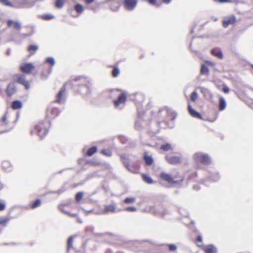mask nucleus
<instances>
[{
    "mask_svg": "<svg viewBox=\"0 0 253 253\" xmlns=\"http://www.w3.org/2000/svg\"><path fill=\"white\" fill-rule=\"evenodd\" d=\"M0 2L4 6L12 7H14V5L8 0H0Z\"/></svg>",
    "mask_w": 253,
    "mask_h": 253,
    "instance_id": "33",
    "label": "nucleus"
},
{
    "mask_svg": "<svg viewBox=\"0 0 253 253\" xmlns=\"http://www.w3.org/2000/svg\"><path fill=\"white\" fill-rule=\"evenodd\" d=\"M211 54L218 58L219 59H222L223 55L222 51L219 48H212L211 50Z\"/></svg>",
    "mask_w": 253,
    "mask_h": 253,
    "instance_id": "15",
    "label": "nucleus"
},
{
    "mask_svg": "<svg viewBox=\"0 0 253 253\" xmlns=\"http://www.w3.org/2000/svg\"><path fill=\"white\" fill-rule=\"evenodd\" d=\"M34 68V66L30 63L24 64L20 67L21 70L26 73H30Z\"/></svg>",
    "mask_w": 253,
    "mask_h": 253,
    "instance_id": "13",
    "label": "nucleus"
},
{
    "mask_svg": "<svg viewBox=\"0 0 253 253\" xmlns=\"http://www.w3.org/2000/svg\"><path fill=\"white\" fill-rule=\"evenodd\" d=\"M64 5L63 0H56L55 3V6L57 8H61Z\"/></svg>",
    "mask_w": 253,
    "mask_h": 253,
    "instance_id": "37",
    "label": "nucleus"
},
{
    "mask_svg": "<svg viewBox=\"0 0 253 253\" xmlns=\"http://www.w3.org/2000/svg\"><path fill=\"white\" fill-rule=\"evenodd\" d=\"M204 251L205 253H217V249L213 245L211 244L205 247Z\"/></svg>",
    "mask_w": 253,
    "mask_h": 253,
    "instance_id": "14",
    "label": "nucleus"
},
{
    "mask_svg": "<svg viewBox=\"0 0 253 253\" xmlns=\"http://www.w3.org/2000/svg\"><path fill=\"white\" fill-rule=\"evenodd\" d=\"M8 42H12L16 44H20L21 43V41H18L16 40L15 38L12 37V36H10L9 39L8 40Z\"/></svg>",
    "mask_w": 253,
    "mask_h": 253,
    "instance_id": "48",
    "label": "nucleus"
},
{
    "mask_svg": "<svg viewBox=\"0 0 253 253\" xmlns=\"http://www.w3.org/2000/svg\"><path fill=\"white\" fill-rule=\"evenodd\" d=\"M157 0H149V2L152 5H156L157 6H159L158 5H156V2Z\"/></svg>",
    "mask_w": 253,
    "mask_h": 253,
    "instance_id": "56",
    "label": "nucleus"
},
{
    "mask_svg": "<svg viewBox=\"0 0 253 253\" xmlns=\"http://www.w3.org/2000/svg\"><path fill=\"white\" fill-rule=\"evenodd\" d=\"M59 209L62 211L63 212V213H64L65 214H67V213H68V211H65L64 208H63V206L62 205H60L59 206Z\"/></svg>",
    "mask_w": 253,
    "mask_h": 253,
    "instance_id": "52",
    "label": "nucleus"
},
{
    "mask_svg": "<svg viewBox=\"0 0 253 253\" xmlns=\"http://www.w3.org/2000/svg\"><path fill=\"white\" fill-rule=\"evenodd\" d=\"M75 10L79 13H81L84 10V8L82 5L77 3L74 6Z\"/></svg>",
    "mask_w": 253,
    "mask_h": 253,
    "instance_id": "30",
    "label": "nucleus"
},
{
    "mask_svg": "<svg viewBox=\"0 0 253 253\" xmlns=\"http://www.w3.org/2000/svg\"><path fill=\"white\" fill-rule=\"evenodd\" d=\"M71 84L79 93L87 95L91 92V84L87 77L79 76L71 81Z\"/></svg>",
    "mask_w": 253,
    "mask_h": 253,
    "instance_id": "1",
    "label": "nucleus"
},
{
    "mask_svg": "<svg viewBox=\"0 0 253 253\" xmlns=\"http://www.w3.org/2000/svg\"><path fill=\"white\" fill-rule=\"evenodd\" d=\"M2 122L3 123H4V124L5 125H7V117H6V114H4L3 115V116L2 117Z\"/></svg>",
    "mask_w": 253,
    "mask_h": 253,
    "instance_id": "50",
    "label": "nucleus"
},
{
    "mask_svg": "<svg viewBox=\"0 0 253 253\" xmlns=\"http://www.w3.org/2000/svg\"><path fill=\"white\" fill-rule=\"evenodd\" d=\"M120 73V70L118 67H115L112 71V74L113 77H117Z\"/></svg>",
    "mask_w": 253,
    "mask_h": 253,
    "instance_id": "40",
    "label": "nucleus"
},
{
    "mask_svg": "<svg viewBox=\"0 0 253 253\" xmlns=\"http://www.w3.org/2000/svg\"><path fill=\"white\" fill-rule=\"evenodd\" d=\"M13 26V28L16 30H20L22 27L21 23L19 21H14L12 20H8L7 21V28H9Z\"/></svg>",
    "mask_w": 253,
    "mask_h": 253,
    "instance_id": "10",
    "label": "nucleus"
},
{
    "mask_svg": "<svg viewBox=\"0 0 253 253\" xmlns=\"http://www.w3.org/2000/svg\"><path fill=\"white\" fill-rule=\"evenodd\" d=\"M194 157L197 161L200 162L205 165H209L211 163V159L207 154L197 152L195 154Z\"/></svg>",
    "mask_w": 253,
    "mask_h": 253,
    "instance_id": "3",
    "label": "nucleus"
},
{
    "mask_svg": "<svg viewBox=\"0 0 253 253\" xmlns=\"http://www.w3.org/2000/svg\"><path fill=\"white\" fill-rule=\"evenodd\" d=\"M144 160L146 165L147 166L151 165L154 162L153 158L151 156H148L146 154H145L144 156Z\"/></svg>",
    "mask_w": 253,
    "mask_h": 253,
    "instance_id": "23",
    "label": "nucleus"
},
{
    "mask_svg": "<svg viewBox=\"0 0 253 253\" xmlns=\"http://www.w3.org/2000/svg\"><path fill=\"white\" fill-rule=\"evenodd\" d=\"M135 198L134 197H127L125 199L124 202L125 204H132L135 202Z\"/></svg>",
    "mask_w": 253,
    "mask_h": 253,
    "instance_id": "36",
    "label": "nucleus"
},
{
    "mask_svg": "<svg viewBox=\"0 0 253 253\" xmlns=\"http://www.w3.org/2000/svg\"><path fill=\"white\" fill-rule=\"evenodd\" d=\"M94 0H84L85 2L87 4H90L94 1Z\"/></svg>",
    "mask_w": 253,
    "mask_h": 253,
    "instance_id": "60",
    "label": "nucleus"
},
{
    "mask_svg": "<svg viewBox=\"0 0 253 253\" xmlns=\"http://www.w3.org/2000/svg\"><path fill=\"white\" fill-rule=\"evenodd\" d=\"M197 241L199 242H202V236L199 235L197 237Z\"/></svg>",
    "mask_w": 253,
    "mask_h": 253,
    "instance_id": "59",
    "label": "nucleus"
},
{
    "mask_svg": "<svg viewBox=\"0 0 253 253\" xmlns=\"http://www.w3.org/2000/svg\"><path fill=\"white\" fill-rule=\"evenodd\" d=\"M66 214H68L70 216H71V217H76V216H77V213H70V212H68V213H67Z\"/></svg>",
    "mask_w": 253,
    "mask_h": 253,
    "instance_id": "57",
    "label": "nucleus"
},
{
    "mask_svg": "<svg viewBox=\"0 0 253 253\" xmlns=\"http://www.w3.org/2000/svg\"><path fill=\"white\" fill-rule=\"evenodd\" d=\"M9 220V218H8L0 217V224L3 226H5Z\"/></svg>",
    "mask_w": 253,
    "mask_h": 253,
    "instance_id": "41",
    "label": "nucleus"
},
{
    "mask_svg": "<svg viewBox=\"0 0 253 253\" xmlns=\"http://www.w3.org/2000/svg\"><path fill=\"white\" fill-rule=\"evenodd\" d=\"M5 205L4 203H0V211H3L5 209Z\"/></svg>",
    "mask_w": 253,
    "mask_h": 253,
    "instance_id": "55",
    "label": "nucleus"
},
{
    "mask_svg": "<svg viewBox=\"0 0 253 253\" xmlns=\"http://www.w3.org/2000/svg\"><path fill=\"white\" fill-rule=\"evenodd\" d=\"M198 98V93L196 91H193L191 94V100L193 102H195Z\"/></svg>",
    "mask_w": 253,
    "mask_h": 253,
    "instance_id": "44",
    "label": "nucleus"
},
{
    "mask_svg": "<svg viewBox=\"0 0 253 253\" xmlns=\"http://www.w3.org/2000/svg\"><path fill=\"white\" fill-rule=\"evenodd\" d=\"M49 124V121H42L40 122L35 127L37 134L41 139H42L48 133V130L45 127V124Z\"/></svg>",
    "mask_w": 253,
    "mask_h": 253,
    "instance_id": "2",
    "label": "nucleus"
},
{
    "mask_svg": "<svg viewBox=\"0 0 253 253\" xmlns=\"http://www.w3.org/2000/svg\"><path fill=\"white\" fill-rule=\"evenodd\" d=\"M2 169L6 171H10L12 169V167L10 162L8 161H4L2 163Z\"/></svg>",
    "mask_w": 253,
    "mask_h": 253,
    "instance_id": "18",
    "label": "nucleus"
},
{
    "mask_svg": "<svg viewBox=\"0 0 253 253\" xmlns=\"http://www.w3.org/2000/svg\"><path fill=\"white\" fill-rule=\"evenodd\" d=\"M166 160L168 163L171 165L178 164L181 161L180 157L175 156H170L169 155H166Z\"/></svg>",
    "mask_w": 253,
    "mask_h": 253,
    "instance_id": "9",
    "label": "nucleus"
},
{
    "mask_svg": "<svg viewBox=\"0 0 253 253\" xmlns=\"http://www.w3.org/2000/svg\"><path fill=\"white\" fill-rule=\"evenodd\" d=\"M171 0H163V1L165 3H169L170 2Z\"/></svg>",
    "mask_w": 253,
    "mask_h": 253,
    "instance_id": "61",
    "label": "nucleus"
},
{
    "mask_svg": "<svg viewBox=\"0 0 253 253\" xmlns=\"http://www.w3.org/2000/svg\"><path fill=\"white\" fill-rule=\"evenodd\" d=\"M94 227L92 225H89L85 228V231L87 233H91L96 236H100L101 234L95 233L93 232Z\"/></svg>",
    "mask_w": 253,
    "mask_h": 253,
    "instance_id": "28",
    "label": "nucleus"
},
{
    "mask_svg": "<svg viewBox=\"0 0 253 253\" xmlns=\"http://www.w3.org/2000/svg\"><path fill=\"white\" fill-rule=\"evenodd\" d=\"M209 72V69L207 66L202 64L201 68V74H207L208 75Z\"/></svg>",
    "mask_w": 253,
    "mask_h": 253,
    "instance_id": "34",
    "label": "nucleus"
},
{
    "mask_svg": "<svg viewBox=\"0 0 253 253\" xmlns=\"http://www.w3.org/2000/svg\"><path fill=\"white\" fill-rule=\"evenodd\" d=\"M137 0H124V6L128 11L133 10L136 6Z\"/></svg>",
    "mask_w": 253,
    "mask_h": 253,
    "instance_id": "8",
    "label": "nucleus"
},
{
    "mask_svg": "<svg viewBox=\"0 0 253 253\" xmlns=\"http://www.w3.org/2000/svg\"><path fill=\"white\" fill-rule=\"evenodd\" d=\"M222 90L225 93H228L229 92V88L226 85L223 87Z\"/></svg>",
    "mask_w": 253,
    "mask_h": 253,
    "instance_id": "51",
    "label": "nucleus"
},
{
    "mask_svg": "<svg viewBox=\"0 0 253 253\" xmlns=\"http://www.w3.org/2000/svg\"><path fill=\"white\" fill-rule=\"evenodd\" d=\"M34 2H35L34 0H33L30 4H25L23 6V7H31V6H32L34 4Z\"/></svg>",
    "mask_w": 253,
    "mask_h": 253,
    "instance_id": "54",
    "label": "nucleus"
},
{
    "mask_svg": "<svg viewBox=\"0 0 253 253\" xmlns=\"http://www.w3.org/2000/svg\"><path fill=\"white\" fill-rule=\"evenodd\" d=\"M60 112L58 108L50 106L47 109L46 115L48 118H54Z\"/></svg>",
    "mask_w": 253,
    "mask_h": 253,
    "instance_id": "7",
    "label": "nucleus"
},
{
    "mask_svg": "<svg viewBox=\"0 0 253 253\" xmlns=\"http://www.w3.org/2000/svg\"><path fill=\"white\" fill-rule=\"evenodd\" d=\"M73 237L70 236L67 240V253L69 252V250L71 248L73 247Z\"/></svg>",
    "mask_w": 253,
    "mask_h": 253,
    "instance_id": "25",
    "label": "nucleus"
},
{
    "mask_svg": "<svg viewBox=\"0 0 253 253\" xmlns=\"http://www.w3.org/2000/svg\"><path fill=\"white\" fill-rule=\"evenodd\" d=\"M236 21V17L234 15L228 18L227 20H225L223 21V26L224 28H226L228 26L229 24L234 23Z\"/></svg>",
    "mask_w": 253,
    "mask_h": 253,
    "instance_id": "19",
    "label": "nucleus"
},
{
    "mask_svg": "<svg viewBox=\"0 0 253 253\" xmlns=\"http://www.w3.org/2000/svg\"><path fill=\"white\" fill-rule=\"evenodd\" d=\"M188 110L189 113L193 117L197 118L200 119H203L201 114L195 110L189 104L188 105Z\"/></svg>",
    "mask_w": 253,
    "mask_h": 253,
    "instance_id": "12",
    "label": "nucleus"
},
{
    "mask_svg": "<svg viewBox=\"0 0 253 253\" xmlns=\"http://www.w3.org/2000/svg\"><path fill=\"white\" fill-rule=\"evenodd\" d=\"M41 204V201L40 199H37L31 205L32 209H35L39 207Z\"/></svg>",
    "mask_w": 253,
    "mask_h": 253,
    "instance_id": "38",
    "label": "nucleus"
},
{
    "mask_svg": "<svg viewBox=\"0 0 253 253\" xmlns=\"http://www.w3.org/2000/svg\"><path fill=\"white\" fill-rule=\"evenodd\" d=\"M52 67H51L48 71V74L49 75L51 72H52Z\"/></svg>",
    "mask_w": 253,
    "mask_h": 253,
    "instance_id": "63",
    "label": "nucleus"
},
{
    "mask_svg": "<svg viewBox=\"0 0 253 253\" xmlns=\"http://www.w3.org/2000/svg\"><path fill=\"white\" fill-rule=\"evenodd\" d=\"M121 158L122 160L123 161V164L125 166V167L127 168V169L130 171V169L129 168V164H128V161L127 158L125 156H121Z\"/></svg>",
    "mask_w": 253,
    "mask_h": 253,
    "instance_id": "31",
    "label": "nucleus"
},
{
    "mask_svg": "<svg viewBox=\"0 0 253 253\" xmlns=\"http://www.w3.org/2000/svg\"><path fill=\"white\" fill-rule=\"evenodd\" d=\"M127 101V95L125 93L120 94L118 98L113 101L115 108L121 109Z\"/></svg>",
    "mask_w": 253,
    "mask_h": 253,
    "instance_id": "4",
    "label": "nucleus"
},
{
    "mask_svg": "<svg viewBox=\"0 0 253 253\" xmlns=\"http://www.w3.org/2000/svg\"><path fill=\"white\" fill-rule=\"evenodd\" d=\"M31 32L30 33H29V34L19 33L20 36L23 38L31 36L34 33V28L32 27H31Z\"/></svg>",
    "mask_w": 253,
    "mask_h": 253,
    "instance_id": "42",
    "label": "nucleus"
},
{
    "mask_svg": "<svg viewBox=\"0 0 253 253\" xmlns=\"http://www.w3.org/2000/svg\"><path fill=\"white\" fill-rule=\"evenodd\" d=\"M170 251H175L177 249V246L174 244H167Z\"/></svg>",
    "mask_w": 253,
    "mask_h": 253,
    "instance_id": "47",
    "label": "nucleus"
},
{
    "mask_svg": "<svg viewBox=\"0 0 253 253\" xmlns=\"http://www.w3.org/2000/svg\"><path fill=\"white\" fill-rule=\"evenodd\" d=\"M136 208L134 206H130L124 209V211L130 212H134L136 211Z\"/></svg>",
    "mask_w": 253,
    "mask_h": 253,
    "instance_id": "45",
    "label": "nucleus"
},
{
    "mask_svg": "<svg viewBox=\"0 0 253 253\" xmlns=\"http://www.w3.org/2000/svg\"><path fill=\"white\" fill-rule=\"evenodd\" d=\"M11 107L14 110L20 109L22 107V103L19 100H14L12 103Z\"/></svg>",
    "mask_w": 253,
    "mask_h": 253,
    "instance_id": "21",
    "label": "nucleus"
},
{
    "mask_svg": "<svg viewBox=\"0 0 253 253\" xmlns=\"http://www.w3.org/2000/svg\"><path fill=\"white\" fill-rule=\"evenodd\" d=\"M160 176L162 179L168 182L169 184H176L181 185L183 182L182 179H181L180 180H174L170 174H168L165 172H161Z\"/></svg>",
    "mask_w": 253,
    "mask_h": 253,
    "instance_id": "5",
    "label": "nucleus"
},
{
    "mask_svg": "<svg viewBox=\"0 0 253 253\" xmlns=\"http://www.w3.org/2000/svg\"><path fill=\"white\" fill-rule=\"evenodd\" d=\"M97 151V147L96 146H92L89 148L86 152V155L88 156H91Z\"/></svg>",
    "mask_w": 253,
    "mask_h": 253,
    "instance_id": "26",
    "label": "nucleus"
},
{
    "mask_svg": "<svg viewBox=\"0 0 253 253\" xmlns=\"http://www.w3.org/2000/svg\"><path fill=\"white\" fill-rule=\"evenodd\" d=\"M65 191V189H64L63 188H61L60 189L56 191L52 192V193H57L58 194H60L63 193Z\"/></svg>",
    "mask_w": 253,
    "mask_h": 253,
    "instance_id": "49",
    "label": "nucleus"
},
{
    "mask_svg": "<svg viewBox=\"0 0 253 253\" xmlns=\"http://www.w3.org/2000/svg\"><path fill=\"white\" fill-rule=\"evenodd\" d=\"M207 63L209 64H210V65H213L214 64V63L213 62H211V61H207Z\"/></svg>",
    "mask_w": 253,
    "mask_h": 253,
    "instance_id": "64",
    "label": "nucleus"
},
{
    "mask_svg": "<svg viewBox=\"0 0 253 253\" xmlns=\"http://www.w3.org/2000/svg\"><path fill=\"white\" fill-rule=\"evenodd\" d=\"M160 149L163 151H168L169 150H172V147L171 146V145L169 143H167L165 144H163L161 146Z\"/></svg>",
    "mask_w": 253,
    "mask_h": 253,
    "instance_id": "24",
    "label": "nucleus"
},
{
    "mask_svg": "<svg viewBox=\"0 0 253 253\" xmlns=\"http://www.w3.org/2000/svg\"><path fill=\"white\" fill-rule=\"evenodd\" d=\"M226 106V102L223 97L219 98V109L220 111L223 110Z\"/></svg>",
    "mask_w": 253,
    "mask_h": 253,
    "instance_id": "22",
    "label": "nucleus"
},
{
    "mask_svg": "<svg viewBox=\"0 0 253 253\" xmlns=\"http://www.w3.org/2000/svg\"><path fill=\"white\" fill-rule=\"evenodd\" d=\"M89 9L94 11H96L98 9V6H91L89 7Z\"/></svg>",
    "mask_w": 253,
    "mask_h": 253,
    "instance_id": "53",
    "label": "nucleus"
},
{
    "mask_svg": "<svg viewBox=\"0 0 253 253\" xmlns=\"http://www.w3.org/2000/svg\"><path fill=\"white\" fill-rule=\"evenodd\" d=\"M39 47L38 45H35V44H31V45H30L28 47V50L29 51H33L34 52L31 53L32 54H34V52L37 50H38Z\"/></svg>",
    "mask_w": 253,
    "mask_h": 253,
    "instance_id": "39",
    "label": "nucleus"
},
{
    "mask_svg": "<svg viewBox=\"0 0 253 253\" xmlns=\"http://www.w3.org/2000/svg\"><path fill=\"white\" fill-rule=\"evenodd\" d=\"M101 153L107 156H112V152L110 150H106L104 149L101 151Z\"/></svg>",
    "mask_w": 253,
    "mask_h": 253,
    "instance_id": "46",
    "label": "nucleus"
},
{
    "mask_svg": "<svg viewBox=\"0 0 253 253\" xmlns=\"http://www.w3.org/2000/svg\"><path fill=\"white\" fill-rule=\"evenodd\" d=\"M83 194H84L83 192H79L76 194V201L77 202H79L82 200V199L83 198Z\"/></svg>",
    "mask_w": 253,
    "mask_h": 253,
    "instance_id": "43",
    "label": "nucleus"
},
{
    "mask_svg": "<svg viewBox=\"0 0 253 253\" xmlns=\"http://www.w3.org/2000/svg\"><path fill=\"white\" fill-rule=\"evenodd\" d=\"M142 177H143V180L146 183H147L148 184H152L153 183V180L151 178V177H150L149 176L147 175V174H143Z\"/></svg>",
    "mask_w": 253,
    "mask_h": 253,
    "instance_id": "27",
    "label": "nucleus"
},
{
    "mask_svg": "<svg viewBox=\"0 0 253 253\" xmlns=\"http://www.w3.org/2000/svg\"><path fill=\"white\" fill-rule=\"evenodd\" d=\"M121 211L120 210H116V207L113 205H107L105 206L104 212H116Z\"/></svg>",
    "mask_w": 253,
    "mask_h": 253,
    "instance_id": "17",
    "label": "nucleus"
},
{
    "mask_svg": "<svg viewBox=\"0 0 253 253\" xmlns=\"http://www.w3.org/2000/svg\"><path fill=\"white\" fill-rule=\"evenodd\" d=\"M65 87L62 86L59 91L56 95V99L55 100V102L59 104H64L66 101L65 97Z\"/></svg>",
    "mask_w": 253,
    "mask_h": 253,
    "instance_id": "6",
    "label": "nucleus"
},
{
    "mask_svg": "<svg viewBox=\"0 0 253 253\" xmlns=\"http://www.w3.org/2000/svg\"><path fill=\"white\" fill-rule=\"evenodd\" d=\"M220 2H228L229 0H218Z\"/></svg>",
    "mask_w": 253,
    "mask_h": 253,
    "instance_id": "62",
    "label": "nucleus"
},
{
    "mask_svg": "<svg viewBox=\"0 0 253 253\" xmlns=\"http://www.w3.org/2000/svg\"><path fill=\"white\" fill-rule=\"evenodd\" d=\"M11 54V49L8 48L6 52V55L7 56H9Z\"/></svg>",
    "mask_w": 253,
    "mask_h": 253,
    "instance_id": "58",
    "label": "nucleus"
},
{
    "mask_svg": "<svg viewBox=\"0 0 253 253\" xmlns=\"http://www.w3.org/2000/svg\"><path fill=\"white\" fill-rule=\"evenodd\" d=\"M17 91L15 84L11 83L7 85L6 92L8 96H11L16 93Z\"/></svg>",
    "mask_w": 253,
    "mask_h": 253,
    "instance_id": "11",
    "label": "nucleus"
},
{
    "mask_svg": "<svg viewBox=\"0 0 253 253\" xmlns=\"http://www.w3.org/2000/svg\"><path fill=\"white\" fill-rule=\"evenodd\" d=\"M208 178L211 181L216 182L220 179V175L218 172H211Z\"/></svg>",
    "mask_w": 253,
    "mask_h": 253,
    "instance_id": "20",
    "label": "nucleus"
},
{
    "mask_svg": "<svg viewBox=\"0 0 253 253\" xmlns=\"http://www.w3.org/2000/svg\"><path fill=\"white\" fill-rule=\"evenodd\" d=\"M200 89L201 93H202L205 97L207 96V95H210L211 96H212L211 93L207 88L202 87L200 88Z\"/></svg>",
    "mask_w": 253,
    "mask_h": 253,
    "instance_id": "32",
    "label": "nucleus"
},
{
    "mask_svg": "<svg viewBox=\"0 0 253 253\" xmlns=\"http://www.w3.org/2000/svg\"><path fill=\"white\" fill-rule=\"evenodd\" d=\"M41 18L44 20H49L54 18V16L51 14H45L40 16Z\"/></svg>",
    "mask_w": 253,
    "mask_h": 253,
    "instance_id": "29",
    "label": "nucleus"
},
{
    "mask_svg": "<svg viewBox=\"0 0 253 253\" xmlns=\"http://www.w3.org/2000/svg\"><path fill=\"white\" fill-rule=\"evenodd\" d=\"M45 63H48L51 67L55 65V60L52 57H48L45 59Z\"/></svg>",
    "mask_w": 253,
    "mask_h": 253,
    "instance_id": "35",
    "label": "nucleus"
},
{
    "mask_svg": "<svg viewBox=\"0 0 253 253\" xmlns=\"http://www.w3.org/2000/svg\"><path fill=\"white\" fill-rule=\"evenodd\" d=\"M17 82L19 84H23L26 89L29 88V83L26 80L25 77L24 76H20L18 77L17 79Z\"/></svg>",
    "mask_w": 253,
    "mask_h": 253,
    "instance_id": "16",
    "label": "nucleus"
}]
</instances>
